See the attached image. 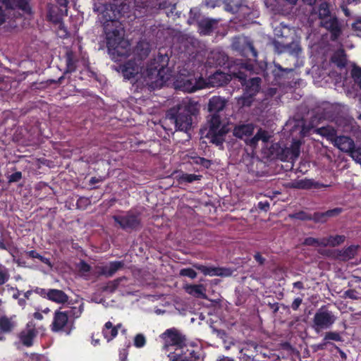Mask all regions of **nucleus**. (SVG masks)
I'll return each instance as SVG.
<instances>
[{
    "mask_svg": "<svg viewBox=\"0 0 361 361\" xmlns=\"http://www.w3.org/2000/svg\"><path fill=\"white\" fill-rule=\"evenodd\" d=\"M351 157L357 163L361 164V151L355 149V148L350 152Z\"/></svg>",
    "mask_w": 361,
    "mask_h": 361,
    "instance_id": "obj_53",
    "label": "nucleus"
},
{
    "mask_svg": "<svg viewBox=\"0 0 361 361\" xmlns=\"http://www.w3.org/2000/svg\"><path fill=\"white\" fill-rule=\"evenodd\" d=\"M352 77L355 82H357L361 89V68L355 67L352 70Z\"/></svg>",
    "mask_w": 361,
    "mask_h": 361,
    "instance_id": "obj_46",
    "label": "nucleus"
},
{
    "mask_svg": "<svg viewBox=\"0 0 361 361\" xmlns=\"http://www.w3.org/2000/svg\"><path fill=\"white\" fill-rule=\"evenodd\" d=\"M352 27L356 31H361V19L357 20L354 23H353Z\"/></svg>",
    "mask_w": 361,
    "mask_h": 361,
    "instance_id": "obj_62",
    "label": "nucleus"
},
{
    "mask_svg": "<svg viewBox=\"0 0 361 361\" xmlns=\"http://www.w3.org/2000/svg\"><path fill=\"white\" fill-rule=\"evenodd\" d=\"M220 0H204V4L207 7L214 8L218 6Z\"/></svg>",
    "mask_w": 361,
    "mask_h": 361,
    "instance_id": "obj_56",
    "label": "nucleus"
},
{
    "mask_svg": "<svg viewBox=\"0 0 361 361\" xmlns=\"http://www.w3.org/2000/svg\"><path fill=\"white\" fill-rule=\"evenodd\" d=\"M7 8L15 9L20 8L23 11H28L30 10L27 0H1Z\"/></svg>",
    "mask_w": 361,
    "mask_h": 361,
    "instance_id": "obj_28",
    "label": "nucleus"
},
{
    "mask_svg": "<svg viewBox=\"0 0 361 361\" xmlns=\"http://www.w3.org/2000/svg\"><path fill=\"white\" fill-rule=\"evenodd\" d=\"M228 80V77L221 72H216L209 78V83L213 86H221Z\"/></svg>",
    "mask_w": 361,
    "mask_h": 361,
    "instance_id": "obj_32",
    "label": "nucleus"
},
{
    "mask_svg": "<svg viewBox=\"0 0 361 361\" xmlns=\"http://www.w3.org/2000/svg\"><path fill=\"white\" fill-rule=\"evenodd\" d=\"M197 163L205 168H209L211 166V161L204 158H199Z\"/></svg>",
    "mask_w": 361,
    "mask_h": 361,
    "instance_id": "obj_58",
    "label": "nucleus"
},
{
    "mask_svg": "<svg viewBox=\"0 0 361 361\" xmlns=\"http://www.w3.org/2000/svg\"><path fill=\"white\" fill-rule=\"evenodd\" d=\"M257 345L255 343H246L244 345L239 348L241 354L240 359L241 361H253L256 355Z\"/></svg>",
    "mask_w": 361,
    "mask_h": 361,
    "instance_id": "obj_18",
    "label": "nucleus"
},
{
    "mask_svg": "<svg viewBox=\"0 0 361 361\" xmlns=\"http://www.w3.org/2000/svg\"><path fill=\"white\" fill-rule=\"evenodd\" d=\"M252 65L241 63L240 69L238 72L232 71L233 77L238 78L242 85L245 86L243 94L238 98V104L241 106H250L254 102L255 97L260 90L262 79L259 77H254L247 80L246 72L251 73Z\"/></svg>",
    "mask_w": 361,
    "mask_h": 361,
    "instance_id": "obj_4",
    "label": "nucleus"
},
{
    "mask_svg": "<svg viewBox=\"0 0 361 361\" xmlns=\"http://www.w3.org/2000/svg\"><path fill=\"white\" fill-rule=\"evenodd\" d=\"M300 145L298 142H294L291 147L287 149V153L290 155V159H295L300 155Z\"/></svg>",
    "mask_w": 361,
    "mask_h": 361,
    "instance_id": "obj_40",
    "label": "nucleus"
},
{
    "mask_svg": "<svg viewBox=\"0 0 361 361\" xmlns=\"http://www.w3.org/2000/svg\"><path fill=\"white\" fill-rule=\"evenodd\" d=\"M258 207L262 210L267 211L269 207V203L268 202H259L258 203Z\"/></svg>",
    "mask_w": 361,
    "mask_h": 361,
    "instance_id": "obj_64",
    "label": "nucleus"
},
{
    "mask_svg": "<svg viewBox=\"0 0 361 361\" xmlns=\"http://www.w3.org/2000/svg\"><path fill=\"white\" fill-rule=\"evenodd\" d=\"M16 316L8 317L6 316L0 317V330L4 333L12 331L16 326L15 321Z\"/></svg>",
    "mask_w": 361,
    "mask_h": 361,
    "instance_id": "obj_26",
    "label": "nucleus"
},
{
    "mask_svg": "<svg viewBox=\"0 0 361 361\" xmlns=\"http://www.w3.org/2000/svg\"><path fill=\"white\" fill-rule=\"evenodd\" d=\"M331 16L329 11V5L326 2H323L319 5V18L321 20L324 18H328Z\"/></svg>",
    "mask_w": 361,
    "mask_h": 361,
    "instance_id": "obj_39",
    "label": "nucleus"
},
{
    "mask_svg": "<svg viewBox=\"0 0 361 361\" xmlns=\"http://www.w3.org/2000/svg\"><path fill=\"white\" fill-rule=\"evenodd\" d=\"M104 336L107 339L108 341L112 340L118 334L117 327H114L111 322H107L104 325L103 329Z\"/></svg>",
    "mask_w": 361,
    "mask_h": 361,
    "instance_id": "obj_34",
    "label": "nucleus"
},
{
    "mask_svg": "<svg viewBox=\"0 0 361 361\" xmlns=\"http://www.w3.org/2000/svg\"><path fill=\"white\" fill-rule=\"evenodd\" d=\"M270 138L269 135L265 130L259 129L257 134L249 140L247 143L252 147H255L259 140H262L264 142H267Z\"/></svg>",
    "mask_w": 361,
    "mask_h": 361,
    "instance_id": "obj_33",
    "label": "nucleus"
},
{
    "mask_svg": "<svg viewBox=\"0 0 361 361\" xmlns=\"http://www.w3.org/2000/svg\"><path fill=\"white\" fill-rule=\"evenodd\" d=\"M254 258L259 264H263L265 262V259L259 252L254 255Z\"/></svg>",
    "mask_w": 361,
    "mask_h": 361,
    "instance_id": "obj_63",
    "label": "nucleus"
},
{
    "mask_svg": "<svg viewBox=\"0 0 361 361\" xmlns=\"http://www.w3.org/2000/svg\"><path fill=\"white\" fill-rule=\"evenodd\" d=\"M9 279V274L6 267L0 264V285L4 284Z\"/></svg>",
    "mask_w": 361,
    "mask_h": 361,
    "instance_id": "obj_44",
    "label": "nucleus"
},
{
    "mask_svg": "<svg viewBox=\"0 0 361 361\" xmlns=\"http://www.w3.org/2000/svg\"><path fill=\"white\" fill-rule=\"evenodd\" d=\"M187 293L195 298L207 299L206 288L203 284L192 285L188 284L184 286Z\"/></svg>",
    "mask_w": 361,
    "mask_h": 361,
    "instance_id": "obj_22",
    "label": "nucleus"
},
{
    "mask_svg": "<svg viewBox=\"0 0 361 361\" xmlns=\"http://www.w3.org/2000/svg\"><path fill=\"white\" fill-rule=\"evenodd\" d=\"M290 187L293 188L298 189H311V188H320L322 187H327V185H324L318 182H314L310 179H303L295 180L290 183Z\"/></svg>",
    "mask_w": 361,
    "mask_h": 361,
    "instance_id": "obj_24",
    "label": "nucleus"
},
{
    "mask_svg": "<svg viewBox=\"0 0 361 361\" xmlns=\"http://www.w3.org/2000/svg\"><path fill=\"white\" fill-rule=\"evenodd\" d=\"M358 246L350 245L338 252L337 257L343 261H348L353 259L357 252Z\"/></svg>",
    "mask_w": 361,
    "mask_h": 361,
    "instance_id": "obj_27",
    "label": "nucleus"
},
{
    "mask_svg": "<svg viewBox=\"0 0 361 361\" xmlns=\"http://www.w3.org/2000/svg\"><path fill=\"white\" fill-rule=\"evenodd\" d=\"M233 49L238 51L241 55L246 56L250 51L254 58L257 56V51L255 49L252 42L245 36H238L233 38Z\"/></svg>",
    "mask_w": 361,
    "mask_h": 361,
    "instance_id": "obj_10",
    "label": "nucleus"
},
{
    "mask_svg": "<svg viewBox=\"0 0 361 361\" xmlns=\"http://www.w3.org/2000/svg\"><path fill=\"white\" fill-rule=\"evenodd\" d=\"M242 0H223L226 6V10L232 11L240 5Z\"/></svg>",
    "mask_w": 361,
    "mask_h": 361,
    "instance_id": "obj_43",
    "label": "nucleus"
},
{
    "mask_svg": "<svg viewBox=\"0 0 361 361\" xmlns=\"http://www.w3.org/2000/svg\"><path fill=\"white\" fill-rule=\"evenodd\" d=\"M324 344L320 345V348L322 349L323 345H326L329 343V341H342V336H341L339 332L337 331H327L325 333L324 337Z\"/></svg>",
    "mask_w": 361,
    "mask_h": 361,
    "instance_id": "obj_36",
    "label": "nucleus"
},
{
    "mask_svg": "<svg viewBox=\"0 0 361 361\" xmlns=\"http://www.w3.org/2000/svg\"><path fill=\"white\" fill-rule=\"evenodd\" d=\"M28 255L32 258H37L39 259L42 262L47 264L49 267H51V264L50 262L49 259L46 258L42 255H40L39 253H37L35 250H31L28 252Z\"/></svg>",
    "mask_w": 361,
    "mask_h": 361,
    "instance_id": "obj_41",
    "label": "nucleus"
},
{
    "mask_svg": "<svg viewBox=\"0 0 361 361\" xmlns=\"http://www.w3.org/2000/svg\"><path fill=\"white\" fill-rule=\"evenodd\" d=\"M82 307L80 305L78 309L76 307H73L70 312V314L75 316V317H78L82 312Z\"/></svg>",
    "mask_w": 361,
    "mask_h": 361,
    "instance_id": "obj_59",
    "label": "nucleus"
},
{
    "mask_svg": "<svg viewBox=\"0 0 361 361\" xmlns=\"http://www.w3.org/2000/svg\"><path fill=\"white\" fill-rule=\"evenodd\" d=\"M228 60V56L222 51L214 50L207 56L206 63L209 66H224Z\"/></svg>",
    "mask_w": 361,
    "mask_h": 361,
    "instance_id": "obj_19",
    "label": "nucleus"
},
{
    "mask_svg": "<svg viewBox=\"0 0 361 361\" xmlns=\"http://www.w3.org/2000/svg\"><path fill=\"white\" fill-rule=\"evenodd\" d=\"M193 267L200 270L204 275L209 276L228 277L232 275L233 271L228 268L207 267L201 264H194Z\"/></svg>",
    "mask_w": 361,
    "mask_h": 361,
    "instance_id": "obj_12",
    "label": "nucleus"
},
{
    "mask_svg": "<svg viewBox=\"0 0 361 361\" xmlns=\"http://www.w3.org/2000/svg\"><path fill=\"white\" fill-rule=\"evenodd\" d=\"M199 109L196 102L189 99H183L169 110L167 118L175 123L178 130L186 132L192 126V116L196 115Z\"/></svg>",
    "mask_w": 361,
    "mask_h": 361,
    "instance_id": "obj_5",
    "label": "nucleus"
},
{
    "mask_svg": "<svg viewBox=\"0 0 361 361\" xmlns=\"http://www.w3.org/2000/svg\"><path fill=\"white\" fill-rule=\"evenodd\" d=\"M77 60L75 58L72 51H67L66 54V68L64 71V74L73 73L76 70Z\"/></svg>",
    "mask_w": 361,
    "mask_h": 361,
    "instance_id": "obj_31",
    "label": "nucleus"
},
{
    "mask_svg": "<svg viewBox=\"0 0 361 361\" xmlns=\"http://www.w3.org/2000/svg\"><path fill=\"white\" fill-rule=\"evenodd\" d=\"M322 239L309 237L305 239L303 244L309 246H322Z\"/></svg>",
    "mask_w": 361,
    "mask_h": 361,
    "instance_id": "obj_47",
    "label": "nucleus"
},
{
    "mask_svg": "<svg viewBox=\"0 0 361 361\" xmlns=\"http://www.w3.org/2000/svg\"><path fill=\"white\" fill-rule=\"evenodd\" d=\"M37 333L35 325L32 322H29L26 328L20 334L19 337L21 343L27 347L32 345L33 339L37 336Z\"/></svg>",
    "mask_w": 361,
    "mask_h": 361,
    "instance_id": "obj_15",
    "label": "nucleus"
},
{
    "mask_svg": "<svg viewBox=\"0 0 361 361\" xmlns=\"http://www.w3.org/2000/svg\"><path fill=\"white\" fill-rule=\"evenodd\" d=\"M219 20L216 19L203 18L198 22V27L201 34L209 35L217 27Z\"/></svg>",
    "mask_w": 361,
    "mask_h": 361,
    "instance_id": "obj_21",
    "label": "nucleus"
},
{
    "mask_svg": "<svg viewBox=\"0 0 361 361\" xmlns=\"http://www.w3.org/2000/svg\"><path fill=\"white\" fill-rule=\"evenodd\" d=\"M126 279V277H120V278H118L115 280H113V281H111L109 282H108V283L106 284V286H105L104 288H103V290L104 291H106V292H109V293H113L114 292L117 288L118 287L120 283Z\"/></svg>",
    "mask_w": 361,
    "mask_h": 361,
    "instance_id": "obj_38",
    "label": "nucleus"
},
{
    "mask_svg": "<svg viewBox=\"0 0 361 361\" xmlns=\"http://www.w3.org/2000/svg\"><path fill=\"white\" fill-rule=\"evenodd\" d=\"M36 292L40 295L41 296L44 297V298H46L48 299V293H49V289H44V288H37L36 290Z\"/></svg>",
    "mask_w": 361,
    "mask_h": 361,
    "instance_id": "obj_61",
    "label": "nucleus"
},
{
    "mask_svg": "<svg viewBox=\"0 0 361 361\" xmlns=\"http://www.w3.org/2000/svg\"><path fill=\"white\" fill-rule=\"evenodd\" d=\"M227 104V100L223 97H212L208 103L209 115L207 116V133L206 137L209 142L216 146L221 145L224 137L228 133L226 126L222 124L219 112L223 111Z\"/></svg>",
    "mask_w": 361,
    "mask_h": 361,
    "instance_id": "obj_3",
    "label": "nucleus"
},
{
    "mask_svg": "<svg viewBox=\"0 0 361 361\" xmlns=\"http://www.w3.org/2000/svg\"><path fill=\"white\" fill-rule=\"evenodd\" d=\"M68 320V314L66 312L56 310L54 312L53 322L51 325V329L54 332L61 331L67 324Z\"/></svg>",
    "mask_w": 361,
    "mask_h": 361,
    "instance_id": "obj_17",
    "label": "nucleus"
},
{
    "mask_svg": "<svg viewBox=\"0 0 361 361\" xmlns=\"http://www.w3.org/2000/svg\"><path fill=\"white\" fill-rule=\"evenodd\" d=\"M317 132L320 135L326 137L332 142H334L336 136V130L331 126L322 127L317 130Z\"/></svg>",
    "mask_w": 361,
    "mask_h": 361,
    "instance_id": "obj_30",
    "label": "nucleus"
},
{
    "mask_svg": "<svg viewBox=\"0 0 361 361\" xmlns=\"http://www.w3.org/2000/svg\"><path fill=\"white\" fill-rule=\"evenodd\" d=\"M179 274L181 276H187L192 279L196 278L197 276L196 271L191 268H185L180 269Z\"/></svg>",
    "mask_w": 361,
    "mask_h": 361,
    "instance_id": "obj_42",
    "label": "nucleus"
},
{
    "mask_svg": "<svg viewBox=\"0 0 361 361\" xmlns=\"http://www.w3.org/2000/svg\"><path fill=\"white\" fill-rule=\"evenodd\" d=\"M22 178V173L20 171H17L13 174H11L8 177V181L10 183L18 182Z\"/></svg>",
    "mask_w": 361,
    "mask_h": 361,
    "instance_id": "obj_54",
    "label": "nucleus"
},
{
    "mask_svg": "<svg viewBox=\"0 0 361 361\" xmlns=\"http://www.w3.org/2000/svg\"><path fill=\"white\" fill-rule=\"evenodd\" d=\"M146 339L143 334H137L134 338V345L137 348H142L145 345Z\"/></svg>",
    "mask_w": 361,
    "mask_h": 361,
    "instance_id": "obj_48",
    "label": "nucleus"
},
{
    "mask_svg": "<svg viewBox=\"0 0 361 361\" xmlns=\"http://www.w3.org/2000/svg\"><path fill=\"white\" fill-rule=\"evenodd\" d=\"M254 131V126L252 123L240 124L235 127L233 129V135L243 139L252 134Z\"/></svg>",
    "mask_w": 361,
    "mask_h": 361,
    "instance_id": "obj_25",
    "label": "nucleus"
},
{
    "mask_svg": "<svg viewBox=\"0 0 361 361\" xmlns=\"http://www.w3.org/2000/svg\"><path fill=\"white\" fill-rule=\"evenodd\" d=\"M125 264L122 261L111 262L109 264L98 267V274L107 278L114 276L118 270L122 269Z\"/></svg>",
    "mask_w": 361,
    "mask_h": 361,
    "instance_id": "obj_16",
    "label": "nucleus"
},
{
    "mask_svg": "<svg viewBox=\"0 0 361 361\" xmlns=\"http://www.w3.org/2000/svg\"><path fill=\"white\" fill-rule=\"evenodd\" d=\"M48 18L50 21L53 22L55 24L61 23V18L59 15L54 13V10L53 8L49 9Z\"/></svg>",
    "mask_w": 361,
    "mask_h": 361,
    "instance_id": "obj_52",
    "label": "nucleus"
},
{
    "mask_svg": "<svg viewBox=\"0 0 361 361\" xmlns=\"http://www.w3.org/2000/svg\"><path fill=\"white\" fill-rule=\"evenodd\" d=\"M113 219L125 231L137 230L141 227L140 215L133 212H128L124 215H115Z\"/></svg>",
    "mask_w": 361,
    "mask_h": 361,
    "instance_id": "obj_9",
    "label": "nucleus"
},
{
    "mask_svg": "<svg viewBox=\"0 0 361 361\" xmlns=\"http://www.w3.org/2000/svg\"><path fill=\"white\" fill-rule=\"evenodd\" d=\"M169 357L171 361H193L199 359V355L192 348H187L186 350L181 349L180 352H173Z\"/></svg>",
    "mask_w": 361,
    "mask_h": 361,
    "instance_id": "obj_14",
    "label": "nucleus"
},
{
    "mask_svg": "<svg viewBox=\"0 0 361 361\" xmlns=\"http://www.w3.org/2000/svg\"><path fill=\"white\" fill-rule=\"evenodd\" d=\"M137 54L142 59L148 56L150 52L149 44L147 42H140L136 47Z\"/></svg>",
    "mask_w": 361,
    "mask_h": 361,
    "instance_id": "obj_35",
    "label": "nucleus"
},
{
    "mask_svg": "<svg viewBox=\"0 0 361 361\" xmlns=\"http://www.w3.org/2000/svg\"><path fill=\"white\" fill-rule=\"evenodd\" d=\"M311 220L316 223H325L326 221L324 212H315L311 215Z\"/></svg>",
    "mask_w": 361,
    "mask_h": 361,
    "instance_id": "obj_49",
    "label": "nucleus"
},
{
    "mask_svg": "<svg viewBox=\"0 0 361 361\" xmlns=\"http://www.w3.org/2000/svg\"><path fill=\"white\" fill-rule=\"evenodd\" d=\"M140 62V61H138ZM169 57L166 54H159L147 64L145 69L141 68V63L130 60L120 66L124 78H135L136 81L143 80L146 85L153 88L161 87L169 79Z\"/></svg>",
    "mask_w": 361,
    "mask_h": 361,
    "instance_id": "obj_2",
    "label": "nucleus"
},
{
    "mask_svg": "<svg viewBox=\"0 0 361 361\" xmlns=\"http://www.w3.org/2000/svg\"><path fill=\"white\" fill-rule=\"evenodd\" d=\"M322 27L329 30L331 32V39L335 41L341 33V27L338 19L334 16H330L320 21Z\"/></svg>",
    "mask_w": 361,
    "mask_h": 361,
    "instance_id": "obj_13",
    "label": "nucleus"
},
{
    "mask_svg": "<svg viewBox=\"0 0 361 361\" xmlns=\"http://www.w3.org/2000/svg\"><path fill=\"white\" fill-rule=\"evenodd\" d=\"M165 341V347L168 345L176 346L174 352H180L185 347V338L176 329H169L162 334Z\"/></svg>",
    "mask_w": 361,
    "mask_h": 361,
    "instance_id": "obj_11",
    "label": "nucleus"
},
{
    "mask_svg": "<svg viewBox=\"0 0 361 361\" xmlns=\"http://www.w3.org/2000/svg\"><path fill=\"white\" fill-rule=\"evenodd\" d=\"M337 319L334 312L329 310L326 306L323 305L319 308L312 319V327L315 332L330 329Z\"/></svg>",
    "mask_w": 361,
    "mask_h": 361,
    "instance_id": "obj_6",
    "label": "nucleus"
},
{
    "mask_svg": "<svg viewBox=\"0 0 361 361\" xmlns=\"http://www.w3.org/2000/svg\"><path fill=\"white\" fill-rule=\"evenodd\" d=\"M345 240V236L344 235H331L328 238H322V246L326 247V246H331L335 247L337 246L341 243H343Z\"/></svg>",
    "mask_w": 361,
    "mask_h": 361,
    "instance_id": "obj_29",
    "label": "nucleus"
},
{
    "mask_svg": "<svg viewBox=\"0 0 361 361\" xmlns=\"http://www.w3.org/2000/svg\"><path fill=\"white\" fill-rule=\"evenodd\" d=\"M78 267L80 271L84 273L89 272L90 271V266L84 261L80 262Z\"/></svg>",
    "mask_w": 361,
    "mask_h": 361,
    "instance_id": "obj_55",
    "label": "nucleus"
},
{
    "mask_svg": "<svg viewBox=\"0 0 361 361\" xmlns=\"http://www.w3.org/2000/svg\"><path fill=\"white\" fill-rule=\"evenodd\" d=\"M293 71V68H283L280 64L274 63V69L273 70V74L276 78H281L285 75L290 73Z\"/></svg>",
    "mask_w": 361,
    "mask_h": 361,
    "instance_id": "obj_37",
    "label": "nucleus"
},
{
    "mask_svg": "<svg viewBox=\"0 0 361 361\" xmlns=\"http://www.w3.org/2000/svg\"><path fill=\"white\" fill-rule=\"evenodd\" d=\"M201 177V176L195 174L185 173L180 176V180L184 182L192 183L195 180H200Z\"/></svg>",
    "mask_w": 361,
    "mask_h": 361,
    "instance_id": "obj_45",
    "label": "nucleus"
},
{
    "mask_svg": "<svg viewBox=\"0 0 361 361\" xmlns=\"http://www.w3.org/2000/svg\"><path fill=\"white\" fill-rule=\"evenodd\" d=\"M333 143L344 152H350L355 148L354 141L347 136H338Z\"/></svg>",
    "mask_w": 361,
    "mask_h": 361,
    "instance_id": "obj_20",
    "label": "nucleus"
},
{
    "mask_svg": "<svg viewBox=\"0 0 361 361\" xmlns=\"http://www.w3.org/2000/svg\"><path fill=\"white\" fill-rule=\"evenodd\" d=\"M344 295L349 298L351 299H357V297L356 296V292L354 290L350 289L345 292Z\"/></svg>",
    "mask_w": 361,
    "mask_h": 361,
    "instance_id": "obj_60",
    "label": "nucleus"
},
{
    "mask_svg": "<svg viewBox=\"0 0 361 361\" xmlns=\"http://www.w3.org/2000/svg\"><path fill=\"white\" fill-rule=\"evenodd\" d=\"M93 10L98 13V19L103 25L109 53L112 59L117 61L121 57L128 56L130 54V44L123 38V27L118 20L113 6L94 4Z\"/></svg>",
    "mask_w": 361,
    "mask_h": 361,
    "instance_id": "obj_1",
    "label": "nucleus"
},
{
    "mask_svg": "<svg viewBox=\"0 0 361 361\" xmlns=\"http://www.w3.org/2000/svg\"><path fill=\"white\" fill-rule=\"evenodd\" d=\"M281 36L280 39L273 42L274 51L279 54L288 53L291 56L298 57L302 50L299 42L295 40L293 37H290L289 40L288 36L283 35V32H281Z\"/></svg>",
    "mask_w": 361,
    "mask_h": 361,
    "instance_id": "obj_7",
    "label": "nucleus"
},
{
    "mask_svg": "<svg viewBox=\"0 0 361 361\" xmlns=\"http://www.w3.org/2000/svg\"><path fill=\"white\" fill-rule=\"evenodd\" d=\"M68 299V295L63 290L54 288L49 289L48 300L57 304H65Z\"/></svg>",
    "mask_w": 361,
    "mask_h": 361,
    "instance_id": "obj_23",
    "label": "nucleus"
},
{
    "mask_svg": "<svg viewBox=\"0 0 361 361\" xmlns=\"http://www.w3.org/2000/svg\"><path fill=\"white\" fill-rule=\"evenodd\" d=\"M290 217L303 221L311 220V214H308L304 212L295 213L290 215Z\"/></svg>",
    "mask_w": 361,
    "mask_h": 361,
    "instance_id": "obj_51",
    "label": "nucleus"
},
{
    "mask_svg": "<svg viewBox=\"0 0 361 361\" xmlns=\"http://www.w3.org/2000/svg\"><path fill=\"white\" fill-rule=\"evenodd\" d=\"M302 299L300 298H295L292 302L291 307L293 310H297L302 304Z\"/></svg>",
    "mask_w": 361,
    "mask_h": 361,
    "instance_id": "obj_57",
    "label": "nucleus"
},
{
    "mask_svg": "<svg viewBox=\"0 0 361 361\" xmlns=\"http://www.w3.org/2000/svg\"><path fill=\"white\" fill-rule=\"evenodd\" d=\"M204 80H197L193 75H185L180 73L175 82L176 89L184 92H193L197 90L202 89L204 87Z\"/></svg>",
    "mask_w": 361,
    "mask_h": 361,
    "instance_id": "obj_8",
    "label": "nucleus"
},
{
    "mask_svg": "<svg viewBox=\"0 0 361 361\" xmlns=\"http://www.w3.org/2000/svg\"><path fill=\"white\" fill-rule=\"evenodd\" d=\"M342 212L341 208H334L333 209L328 210L324 213V216L326 218V220L327 221L329 218L337 216L339 215Z\"/></svg>",
    "mask_w": 361,
    "mask_h": 361,
    "instance_id": "obj_50",
    "label": "nucleus"
}]
</instances>
